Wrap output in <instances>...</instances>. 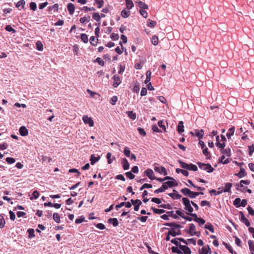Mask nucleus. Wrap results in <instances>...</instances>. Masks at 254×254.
<instances>
[{"mask_svg":"<svg viewBox=\"0 0 254 254\" xmlns=\"http://www.w3.org/2000/svg\"><path fill=\"white\" fill-rule=\"evenodd\" d=\"M182 201L185 205V210L187 211V214L190 215V214H192V212L193 211V209L191 205V202L187 197H183Z\"/></svg>","mask_w":254,"mask_h":254,"instance_id":"obj_1","label":"nucleus"},{"mask_svg":"<svg viewBox=\"0 0 254 254\" xmlns=\"http://www.w3.org/2000/svg\"><path fill=\"white\" fill-rule=\"evenodd\" d=\"M178 162L181 165V167L184 169L193 171H196L197 170V167L195 165L192 164H188L181 160H178Z\"/></svg>","mask_w":254,"mask_h":254,"instance_id":"obj_2","label":"nucleus"},{"mask_svg":"<svg viewBox=\"0 0 254 254\" xmlns=\"http://www.w3.org/2000/svg\"><path fill=\"white\" fill-rule=\"evenodd\" d=\"M197 164L201 169L205 170L208 173H211L214 170V169L209 163L205 164L202 162H198Z\"/></svg>","mask_w":254,"mask_h":254,"instance_id":"obj_3","label":"nucleus"},{"mask_svg":"<svg viewBox=\"0 0 254 254\" xmlns=\"http://www.w3.org/2000/svg\"><path fill=\"white\" fill-rule=\"evenodd\" d=\"M155 166L154 167V169L155 172H157L161 174H163L164 175H167V172L166 171V169L165 167L163 166H157L156 165H158V164L155 163L154 164Z\"/></svg>","mask_w":254,"mask_h":254,"instance_id":"obj_4","label":"nucleus"},{"mask_svg":"<svg viewBox=\"0 0 254 254\" xmlns=\"http://www.w3.org/2000/svg\"><path fill=\"white\" fill-rule=\"evenodd\" d=\"M82 120L85 124H88L89 127L94 126V122L91 118L88 117L87 115H84L82 117Z\"/></svg>","mask_w":254,"mask_h":254,"instance_id":"obj_5","label":"nucleus"},{"mask_svg":"<svg viewBox=\"0 0 254 254\" xmlns=\"http://www.w3.org/2000/svg\"><path fill=\"white\" fill-rule=\"evenodd\" d=\"M239 216L240 217V220L242 222L244 223L247 227H249L251 225L250 221L246 218L244 213L242 211L239 212Z\"/></svg>","mask_w":254,"mask_h":254,"instance_id":"obj_6","label":"nucleus"},{"mask_svg":"<svg viewBox=\"0 0 254 254\" xmlns=\"http://www.w3.org/2000/svg\"><path fill=\"white\" fill-rule=\"evenodd\" d=\"M190 216L194 218L193 220L197 222L199 226H201L204 224L205 221L201 218H198L196 214H190Z\"/></svg>","mask_w":254,"mask_h":254,"instance_id":"obj_7","label":"nucleus"},{"mask_svg":"<svg viewBox=\"0 0 254 254\" xmlns=\"http://www.w3.org/2000/svg\"><path fill=\"white\" fill-rule=\"evenodd\" d=\"M144 174L151 180H153L156 179L154 175L153 171L151 169H147L144 171Z\"/></svg>","mask_w":254,"mask_h":254,"instance_id":"obj_8","label":"nucleus"},{"mask_svg":"<svg viewBox=\"0 0 254 254\" xmlns=\"http://www.w3.org/2000/svg\"><path fill=\"white\" fill-rule=\"evenodd\" d=\"M113 78L114 80L113 86L115 88L117 87L121 82L120 78L118 75H115Z\"/></svg>","mask_w":254,"mask_h":254,"instance_id":"obj_9","label":"nucleus"},{"mask_svg":"<svg viewBox=\"0 0 254 254\" xmlns=\"http://www.w3.org/2000/svg\"><path fill=\"white\" fill-rule=\"evenodd\" d=\"M171 180L172 181H169L164 183V184L167 186V188H172L173 187L177 186L178 185V183L174 179H173Z\"/></svg>","mask_w":254,"mask_h":254,"instance_id":"obj_10","label":"nucleus"},{"mask_svg":"<svg viewBox=\"0 0 254 254\" xmlns=\"http://www.w3.org/2000/svg\"><path fill=\"white\" fill-rule=\"evenodd\" d=\"M126 206L127 208H130L131 207V203L129 202H122L118 205L116 206V208L117 210H118L119 208L122 207V206Z\"/></svg>","mask_w":254,"mask_h":254,"instance_id":"obj_11","label":"nucleus"},{"mask_svg":"<svg viewBox=\"0 0 254 254\" xmlns=\"http://www.w3.org/2000/svg\"><path fill=\"white\" fill-rule=\"evenodd\" d=\"M121 164L124 170H127L129 168V164L126 158H123L122 159Z\"/></svg>","mask_w":254,"mask_h":254,"instance_id":"obj_12","label":"nucleus"},{"mask_svg":"<svg viewBox=\"0 0 254 254\" xmlns=\"http://www.w3.org/2000/svg\"><path fill=\"white\" fill-rule=\"evenodd\" d=\"M179 248L181 251H183L185 254H190L191 251L190 249L186 246H183L180 244Z\"/></svg>","mask_w":254,"mask_h":254,"instance_id":"obj_13","label":"nucleus"},{"mask_svg":"<svg viewBox=\"0 0 254 254\" xmlns=\"http://www.w3.org/2000/svg\"><path fill=\"white\" fill-rule=\"evenodd\" d=\"M247 173L246 172L245 169L242 167H240V171L238 173L235 174L236 176L238 177L239 178H242L247 176Z\"/></svg>","mask_w":254,"mask_h":254,"instance_id":"obj_14","label":"nucleus"},{"mask_svg":"<svg viewBox=\"0 0 254 254\" xmlns=\"http://www.w3.org/2000/svg\"><path fill=\"white\" fill-rule=\"evenodd\" d=\"M19 131L20 135L23 136H26L28 134V129L24 126H22L20 127Z\"/></svg>","mask_w":254,"mask_h":254,"instance_id":"obj_15","label":"nucleus"},{"mask_svg":"<svg viewBox=\"0 0 254 254\" xmlns=\"http://www.w3.org/2000/svg\"><path fill=\"white\" fill-rule=\"evenodd\" d=\"M188 233L190 236H193L196 234L195 226L193 224H190V229Z\"/></svg>","mask_w":254,"mask_h":254,"instance_id":"obj_16","label":"nucleus"},{"mask_svg":"<svg viewBox=\"0 0 254 254\" xmlns=\"http://www.w3.org/2000/svg\"><path fill=\"white\" fill-rule=\"evenodd\" d=\"M164 225L167 226L173 227L172 230H174L175 229H177V228H181V226L180 225L177 224L175 223H166L164 224Z\"/></svg>","mask_w":254,"mask_h":254,"instance_id":"obj_17","label":"nucleus"},{"mask_svg":"<svg viewBox=\"0 0 254 254\" xmlns=\"http://www.w3.org/2000/svg\"><path fill=\"white\" fill-rule=\"evenodd\" d=\"M100 159V156L97 157H95L94 154H92L90 156V161L91 162V164L93 165L95 163L98 162Z\"/></svg>","mask_w":254,"mask_h":254,"instance_id":"obj_18","label":"nucleus"},{"mask_svg":"<svg viewBox=\"0 0 254 254\" xmlns=\"http://www.w3.org/2000/svg\"><path fill=\"white\" fill-rule=\"evenodd\" d=\"M67 10L70 14H72L74 13L75 6L72 3H69L67 6Z\"/></svg>","mask_w":254,"mask_h":254,"instance_id":"obj_19","label":"nucleus"},{"mask_svg":"<svg viewBox=\"0 0 254 254\" xmlns=\"http://www.w3.org/2000/svg\"><path fill=\"white\" fill-rule=\"evenodd\" d=\"M136 3H137L138 6L140 7V9H146L148 8V5L140 0L137 1Z\"/></svg>","mask_w":254,"mask_h":254,"instance_id":"obj_20","label":"nucleus"},{"mask_svg":"<svg viewBox=\"0 0 254 254\" xmlns=\"http://www.w3.org/2000/svg\"><path fill=\"white\" fill-rule=\"evenodd\" d=\"M167 189V186H166L164 183L163 184L162 186L159 189L156 190L154 191V192L155 193H158L160 192H163L165 191Z\"/></svg>","mask_w":254,"mask_h":254,"instance_id":"obj_21","label":"nucleus"},{"mask_svg":"<svg viewBox=\"0 0 254 254\" xmlns=\"http://www.w3.org/2000/svg\"><path fill=\"white\" fill-rule=\"evenodd\" d=\"M195 134L196 136L198 137L199 139L201 138L204 135V131L203 129L198 130L195 129L194 130Z\"/></svg>","mask_w":254,"mask_h":254,"instance_id":"obj_22","label":"nucleus"},{"mask_svg":"<svg viewBox=\"0 0 254 254\" xmlns=\"http://www.w3.org/2000/svg\"><path fill=\"white\" fill-rule=\"evenodd\" d=\"M183 124L184 123L183 121H180L179 122L177 130L178 132L180 133H181L182 132L184 131Z\"/></svg>","mask_w":254,"mask_h":254,"instance_id":"obj_23","label":"nucleus"},{"mask_svg":"<svg viewBox=\"0 0 254 254\" xmlns=\"http://www.w3.org/2000/svg\"><path fill=\"white\" fill-rule=\"evenodd\" d=\"M216 138V146L219 148L223 149L224 148V147L225 146V143L224 142L220 143L219 136L218 135H217Z\"/></svg>","mask_w":254,"mask_h":254,"instance_id":"obj_24","label":"nucleus"},{"mask_svg":"<svg viewBox=\"0 0 254 254\" xmlns=\"http://www.w3.org/2000/svg\"><path fill=\"white\" fill-rule=\"evenodd\" d=\"M126 113L128 117L133 120H135L136 118V114L134 113L132 111H127Z\"/></svg>","mask_w":254,"mask_h":254,"instance_id":"obj_25","label":"nucleus"},{"mask_svg":"<svg viewBox=\"0 0 254 254\" xmlns=\"http://www.w3.org/2000/svg\"><path fill=\"white\" fill-rule=\"evenodd\" d=\"M181 192L185 196H189L191 191L188 188H185L181 190Z\"/></svg>","mask_w":254,"mask_h":254,"instance_id":"obj_26","label":"nucleus"},{"mask_svg":"<svg viewBox=\"0 0 254 254\" xmlns=\"http://www.w3.org/2000/svg\"><path fill=\"white\" fill-rule=\"evenodd\" d=\"M109 223H112L114 227H116L119 225V222L117 218H110L108 220Z\"/></svg>","mask_w":254,"mask_h":254,"instance_id":"obj_27","label":"nucleus"},{"mask_svg":"<svg viewBox=\"0 0 254 254\" xmlns=\"http://www.w3.org/2000/svg\"><path fill=\"white\" fill-rule=\"evenodd\" d=\"M126 5L127 8L128 9H131L134 6V4L132 0H126Z\"/></svg>","mask_w":254,"mask_h":254,"instance_id":"obj_28","label":"nucleus"},{"mask_svg":"<svg viewBox=\"0 0 254 254\" xmlns=\"http://www.w3.org/2000/svg\"><path fill=\"white\" fill-rule=\"evenodd\" d=\"M221 151L222 154L226 155L227 156L229 157L231 156V149L230 148L222 149Z\"/></svg>","mask_w":254,"mask_h":254,"instance_id":"obj_29","label":"nucleus"},{"mask_svg":"<svg viewBox=\"0 0 254 254\" xmlns=\"http://www.w3.org/2000/svg\"><path fill=\"white\" fill-rule=\"evenodd\" d=\"M151 209L153 210V212L155 214H161L165 212L164 209H157L154 207H152Z\"/></svg>","mask_w":254,"mask_h":254,"instance_id":"obj_30","label":"nucleus"},{"mask_svg":"<svg viewBox=\"0 0 254 254\" xmlns=\"http://www.w3.org/2000/svg\"><path fill=\"white\" fill-rule=\"evenodd\" d=\"M210 251V249L208 246L207 247H203L201 251L199 252L200 254H207L208 253V251Z\"/></svg>","mask_w":254,"mask_h":254,"instance_id":"obj_31","label":"nucleus"},{"mask_svg":"<svg viewBox=\"0 0 254 254\" xmlns=\"http://www.w3.org/2000/svg\"><path fill=\"white\" fill-rule=\"evenodd\" d=\"M234 131H235V127H234L230 128L229 129V131L226 134L227 137L228 138H231V136H232L234 134Z\"/></svg>","mask_w":254,"mask_h":254,"instance_id":"obj_32","label":"nucleus"},{"mask_svg":"<svg viewBox=\"0 0 254 254\" xmlns=\"http://www.w3.org/2000/svg\"><path fill=\"white\" fill-rule=\"evenodd\" d=\"M176 172L177 173H181L182 174H183L185 176H189V172L187 170H183V169H179V168H177L176 170Z\"/></svg>","mask_w":254,"mask_h":254,"instance_id":"obj_33","label":"nucleus"},{"mask_svg":"<svg viewBox=\"0 0 254 254\" xmlns=\"http://www.w3.org/2000/svg\"><path fill=\"white\" fill-rule=\"evenodd\" d=\"M168 195L171 197L173 199H180L182 196L178 193H170Z\"/></svg>","mask_w":254,"mask_h":254,"instance_id":"obj_34","label":"nucleus"},{"mask_svg":"<svg viewBox=\"0 0 254 254\" xmlns=\"http://www.w3.org/2000/svg\"><path fill=\"white\" fill-rule=\"evenodd\" d=\"M232 184L231 183H227L225 184L223 188V191L224 192H229L230 190Z\"/></svg>","mask_w":254,"mask_h":254,"instance_id":"obj_35","label":"nucleus"},{"mask_svg":"<svg viewBox=\"0 0 254 254\" xmlns=\"http://www.w3.org/2000/svg\"><path fill=\"white\" fill-rule=\"evenodd\" d=\"M169 235H171L172 236L175 237L177 235H180L181 234L180 230H179L178 232L175 231V230H171L168 232Z\"/></svg>","mask_w":254,"mask_h":254,"instance_id":"obj_36","label":"nucleus"},{"mask_svg":"<svg viewBox=\"0 0 254 254\" xmlns=\"http://www.w3.org/2000/svg\"><path fill=\"white\" fill-rule=\"evenodd\" d=\"M202 152L203 154L207 157V159H210L211 154L208 151V148L206 147L205 148L202 149Z\"/></svg>","mask_w":254,"mask_h":254,"instance_id":"obj_37","label":"nucleus"},{"mask_svg":"<svg viewBox=\"0 0 254 254\" xmlns=\"http://www.w3.org/2000/svg\"><path fill=\"white\" fill-rule=\"evenodd\" d=\"M158 125L160 128H162V129L164 130V131H165V132L166 131V127L164 124V122L163 120L159 121L158 122Z\"/></svg>","mask_w":254,"mask_h":254,"instance_id":"obj_38","label":"nucleus"},{"mask_svg":"<svg viewBox=\"0 0 254 254\" xmlns=\"http://www.w3.org/2000/svg\"><path fill=\"white\" fill-rule=\"evenodd\" d=\"M81 40L85 43H87L88 41V38L86 34L82 33L80 35Z\"/></svg>","mask_w":254,"mask_h":254,"instance_id":"obj_39","label":"nucleus"},{"mask_svg":"<svg viewBox=\"0 0 254 254\" xmlns=\"http://www.w3.org/2000/svg\"><path fill=\"white\" fill-rule=\"evenodd\" d=\"M53 217L56 222L58 223L60 222V216L58 213H54Z\"/></svg>","mask_w":254,"mask_h":254,"instance_id":"obj_40","label":"nucleus"},{"mask_svg":"<svg viewBox=\"0 0 254 254\" xmlns=\"http://www.w3.org/2000/svg\"><path fill=\"white\" fill-rule=\"evenodd\" d=\"M92 18L98 22L101 20V16L98 13H93Z\"/></svg>","mask_w":254,"mask_h":254,"instance_id":"obj_41","label":"nucleus"},{"mask_svg":"<svg viewBox=\"0 0 254 254\" xmlns=\"http://www.w3.org/2000/svg\"><path fill=\"white\" fill-rule=\"evenodd\" d=\"M36 49L40 51H42L43 50V46L42 43L40 41H37L36 43Z\"/></svg>","mask_w":254,"mask_h":254,"instance_id":"obj_42","label":"nucleus"},{"mask_svg":"<svg viewBox=\"0 0 254 254\" xmlns=\"http://www.w3.org/2000/svg\"><path fill=\"white\" fill-rule=\"evenodd\" d=\"M130 14V11H127L125 9L123 10L121 12V15L124 18H127Z\"/></svg>","mask_w":254,"mask_h":254,"instance_id":"obj_43","label":"nucleus"},{"mask_svg":"<svg viewBox=\"0 0 254 254\" xmlns=\"http://www.w3.org/2000/svg\"><path fill=\"white\" fill-rule=\"evenodd\" d=\"M151 43L155 46L158 44V38L157 36L154 35L152 36L151 39Z\"/></svg>","mask_w":254,"mask_h":254,"instance_id":"obj_44","label":"nucleus"},{"mask_svg":"<svg viewBox=\"0 0 254 254\" xmlns=\"http://www.w3.org/2000/svg\"><path fill=\"white\" fill-rule=\"evenodd\" d=\"M95 1L98 8H100L103 7L104 2V0H95Z\"/></svg>","mask_w":254,"mask_h":254,"instance_id":"obj_45","label":"nucleus"},{"mask_svg":"<svg viewBox=\"0 0 254 254\" xmlns=\"http://www.w3.org/2000/svg\"><path fill=\"white\" fill-rule=\"evenodd\" d=\"M90 19V16H84V17L80 18V22L81 23H84L85 22H89Z\"/></svg>","mask_w":254,"mask_h":254,"instance_id":"obj_46","label":"nucleus"},{"mask_svg":"<svg viewBox=\"0 0 254 254\" xmlns=\"http://www.w3.org/2000/svg\"><path fill=\"white\" fill-rule=\"evenodd\" d=\"M240 203H241V199L239 197L236 198L233 204L236 207H239L240 206Z\"/></svg>","mask_w":254,"mask_h":254,"instance_id":"obj_47","label":"nucleus"},{"mask_svg":"<svg viewBox=\"0 0 254 254\" xmlns=\"http://www.w3.org/2000/svg\"><path fill=\"white\" fill-rule=\"evenodd\" d=\"M5 224V220L2 215H0V228H2L4 227Z\"/></svg>","mask_w":254,"mask_h":254,"instance_id":"obj_48","label":"nucleus"},{"mask_svg":"<svg viewBox=\"0 0 254 254\" xmlns=\"http://www.w3.org/2000/svg\"><path fill=\"white\" fill-rule=\"evenodd\" d=\"M124 153L127 157H129L130 154L129 148L127 147H125L124 150Z\"/></svg>","mask_w":254,"mask_h":254,"instance_id":"obj_49","label":"nucleus"},{"mask_svg":"<svg viewBox=\"0 0 254 254\" xmlns=\"http://www.w3.org/2000/svg\"><path fill=\"white\" fill-rule=\"evenodd\" d=\"M248 244L249 246L250 250L254 252V242L252 240L248 241Z\"/></svg>","mask_w":254,"mask_h":254,"instance_id":"obj_50","label":"nucleus"},{"mask_svg":"<svg viewBox=\"0 0 254 254\" xmlns=\"http://www.w3.org/2000/svg\"><path fill=\"white\" fill-rule=\"evenodd\" d=\"M126 176L130 180L133 179L135 175H133L131 171L127 172L125 173Z\"/></svg>","mask_w":254,"mask_h":254,"instance_id":"obj_51","label":"nucleus"},{"mask_svg":"<svg viewBox=\"0 0 254 254\" xmlns=\"http://www.w3.org/2000/svg\"><path fill=\"white\" fill-rule=\"evenodd\" d=\"M156 24V21L151 20L150 19L148 20V22L147 23V25L149 27H150L151 28H153V27H155Z\"/></svg>","mask_w":254,"mask_h":254,"instance_id":"obj_52","label":"nucleus"},{"mask_svg":"<svg viewBox=\"0 0 254 254\" xmlns=\"http://www.w3.org/2000/svg\"><path fill=\"white\" fill-rule=\"evenodd\" d=\"M172 252L173 253H176L178 254H182V252L181 251V250H179L177 247H172L171 248Z\"/></svg>","mask_w":254,"mask_h":254,"instance_id":"obj_53","label":"nucleus"},{"mask_svg":"<svg viewBox=\"0 0 254 254\" xmlns=\"http://www.w3.org/2000/svg\"><path fill=\"white\" fill-rule=\"evenodd\" d=\"M25 4V1L24 0H19L16 4V6L17 7H19L21 6L22 8L24 7V6Z\"/></svg>","mask_w":254,"mask_h":254,"instance_id":"obj_54","label":"nucleus"},{"mask_svg":"<svg viewBox=\"0 0 254 254\" xmlns=\"http://www.w3.org/2000/svg\"><path fill=\"white\" fill-rule=\"evenodd\" d=\"M28 237L31 238L35 237L34 230L33 229H29L28 230Z\"/></svg>","mask_w":254,"mask_h":254,"instance_id":"obj_55","label":"nucleus"},{"mask_svg":"<svg viewBox=\"0 0 254 254\" xmlns=\"http://www.w3.org/2000/svg\"><path fill=\"white\" fill-rule=\"evenodd\" d=\"M98 39H96L94 36H91L90 39V42L91 45L95 46L96 45L97 42V40Z\"/></svg>","mask_w":254,"mask_h":254,"instance_id":"obj_56","label":"nucleus"},{"mask_svg":"<svg viewBox=\"0 0 254 254\" xmlns=\"http://www.w3.org/2000/svg\"><path fill=\"white\" fill-rule=\"evenodd\" d=\"M39 196V193L37 190H34L32 193V197H30L31 199H37Z\"/></svg>","mask_w":254,"mask_h":254,"instance_id":"obj_57","label":"nucleus"},{"mask_svg":"<svg viewBox=\"0 0 254 254\" xmlns=\"http://www.w3.org/2000/svg\"><path fill=\"white\" fill-rule=\"evenodd\" d=\"M204 228L205 229L209 230L210 232L212 233L214 232L213 226L211 224L205 225Z\"/></svg>","mask_w":254,"mask_h":254,"instance_id":"obj_58","label":"nucleus"},{"mask_svg":"<svg viewBox=\"0 0 254 254\" xmlns=\"http://www.w3.org/2000/svg\"><path fill=\"white\" fill-rule=\"evenodd\" d=\"M118 100V97L117 96H114L112 97V98L110 100V103L112 105H115L116 104V102Z\"/></svg>","mask_w":254,"mask_h":254,"instance_id":"obj_59","label":"nucleus"},{"mask_svg":"<svg viewBox=\"0 0 254 254\" xmlns=\"http://www.w3.org/2000/svg\"><path fill=\"white\" fill-rule=\"evenodd\" d=\"M167 214H168V215H169V216H171L174 219H177L178 218V216L176 214H175L174 213L173 211H168V212H167Z\"/></svg>","mask_w":254,"mask_h":254,"instance_id":"obj_60","label":"nucleus"},{"mask_svg":"<svg viewBox=\"0 0 254 254\" xmlns=\"http://www.w3.org/2000/svg\"><path fill=\"white\" fill-rule=\"evenodd\" d=\"M5 160L9 164L14 163L15 161V159L12 157H7L6 158Z\"/></svg>","mask_w":254,"mask_h":254,"instance_id":"obj_61","label":"nucleus"},{"mask_svg":"<svg viewBox=\"0 0 254 254\" xmlns=\"http://www.w3.org/2000/svg\"><path fill=\"white\" fill-rule=\"evenodd\" d=\"M249 153L250 155H252L254 152V144H253L252 145L249 146Z\"/></svg>","mask_w":254,"mask_h":254,"instance_id":"obj_62","label":"nucleus"},{"mask_svg":"<svg viewBox=\"0 0 254 254\" xmlns=\"http://www.w3.org/2000/svg\"><path fill=\"white\" fill-rule=\"evenodd\" d=\"M5 30L8 32H12V33L15 32V30L13 29L10 25H7L5 28Z\"/></svg>","mask_w":254,"mask_h":254,"instance_id":"obj_63","label":"nucleus"},{"mask_svg":"<svg viewBox=\"0 0 254 254\" xmlns=\"http://www.w3.org/2000/svg\"><path fill=\"white\" fill-rule=\"evenodd\" d=\"M139 12L140 14L144 18H146L148 16L147 12L145 10V9H140Z\"/></svg>","mask_w":254,"mask_h":254,"instance_id":"obj_64","label":"nucleus"}]
</instances>
